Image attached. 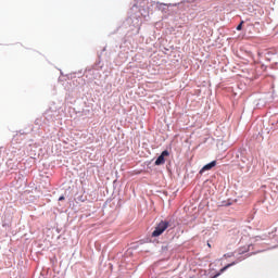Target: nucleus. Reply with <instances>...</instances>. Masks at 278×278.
<instances>
[{
  "label": "nucleus",
  "mask_w": 278,
  "mask_h": 278,
  "mask_svg": "<svg viewBox=\"0 0 278 278\" xmlns=\"http://www.w3.org/2000/svg\"><path fill=\"white\" fill-rule=\"evenodd\" d=\"M243 26H244V21H239V24H237L235 29L237 31H242Z\"/></svg>",
  "instance_id": "obj_9"
},
{
  "label": "nucleus",
  "mask_w": 278,
  "mask_h": 278,
  "mask_svg": "<svg viewBox=\"0 0 278 278\" xmlns=\"http://www.w3.org/2000/svg\"><path fill=\"white\" fill-rule=\"evenodd\" d=\"M215 166H217V161H213V162L202 166L201 169H199V175H203L206 172L213 170V168H215Z\"/></svg>",
  "instance_id": "obj_5"
},
{
  "label": "nucleus",
  "mask_w": 278,
  "mask_h": 278,
  "mask_svg": "<svg viewBox=\"0 0 278 278\" xmlns=\"http://www.w3.org/2000/svg\"><path fill=\"white\" fill-rule=\"evenodd\" d=\"M169 227H170V222H168V220L159 222V224H156V227H154V231H152V238L160 237Z\"/></svg>",
  "instance_id": "obj_2"
},
{
  "label": "nucleus",
  "mask_w": 278,
  "mask_h": 278,
  "mask_svg": "<svg viewBox=\"0 0 278 278\" xmlns=\"http://www.w3.org/2000/svg\"><path fill=\"white\" fill-rule=\"evenodd\" d=\"M168 156H170V152H168V150L161 151V154H159V156H156V160L154 161V166H161L165 164V157Z\"/></svg>",
  "instance_id": "obj_4"
},
{
  "label": "nucleus",
  "mask_w": 278,
  "mask_h": 278,
  "mask_svg": "<svg viewBox=\"0 0 278 278\" xmlns=\"http://www.w3.org/2000/svg\"><path fill=\"white\" fill-rule=\"evenodd\" d=\"M161 251H163V252L168 251V247H166V245L161 247Z\"/></svg>",
  "instance_id": "obj_14"
},
{
  "label": "nucleus",
  "mask_w": 278,
  "mask_h": 278,
  "mask_svg": "<svg viewBox=\"0 0 278 278\" xmlns=\"http://www.w3.org/2000/svg\"><path fill=\"white\" fill-rule=\"evenodd\" d=\"M232 205L231 200H222V202H219V207H228Z\"/></svg>",
  "instance_id": "obj_7"
},
{
  "label": "nucleus",
  "mask_w": 278,
  "mask_h": 278,
  "mask_svg": "<svg viewBox=\"0 0 278 278\" xmlns=\"http://www.w3.org/2000/svg\"><path fill=\"white\" fill-rule=\"evenodd\" d=\"M195 1L197 0H184L179 3H170V7L177 8L179 10V14H184L194 8L193 3Z\"/></svg>",
  "instance_id": "obj_1"
},
{
  "label": "nucleus",
  "mask_w": 278,
  "mask_h": 278,
  "mask_svg": "<svg viewBox=\"0 0 278 278\" xmlns=\"http://www.w3.org/2000/svg\"><path fill=\"white\" fill-rule=\"evenodd\" d=\"M24 135H27V132H25L24 130H17V132L15 134V136H13V138L21 137Z\"/></svg>",
  "instance_id": "obj_10"
},
{
  "label": "nucleus",
  "mask_w": 278,
  "mask_h": 278,
  "mask_svg": "<svg viewBox=\"0 0 278 278\" xmlns=\"http://www.w3.org/2000/svg\"><path fill=\"white\" fill-rule=\"evenodd\" d=\"M156 8L159 9V11L165 12V10L168 9V8H172V5H170V3L169 4L156 3Z\"/></svg>",
  "instance_id": "obj_6"
},
{
  "label": "nucleus",
  "mask_w": 278,
  "mask_h": 278,
  "mask_svg": "<svg viewBox=\"0 0 278 278\" xmlns=\"http://www.w3.org/2000/svg\"><path fill=\"white\" fill-rule=\"evenodd\" d=\"M235 255V253L230 252V253H226L224 254V258H230Z\"/></svg>",
  "instance_id": "obj_11"
},
{
  "label": "nucleus",
  "mask_w": 278,
  "mask_h": 278,
  "mask_svg": "<svg viewBox=\"0 0 278 278\" xmlns=\"http://www.w3.org/2000/svg\"><path fill=\"white\" fill-rule=\"evenodd\" d=\"M131 20L129 18V20H127V24H129V22H130Z\"/></svg>",
  "instance_id": "obj_18"
},
{
  "label": "nucleus",
  "mask_w": 278,
  "mask_h": 278,
  "mask_svg": "<svg viewBox=\"0 0 278 278\" xmlns=\"http://www.w3.org/2000/svg\"><path fill=\"white\" fill-rule=\"evenodd\" d=\"M59 202L65 201V197L61 195L60 198H58Z\"/></svg>",
  "instance_id": "obj_15"
},
{
  "label": "nucleus",
  "mask_w": 278,
  "mask_h": 278,
  "mask_svg": "<svg viewBox=\"0 0 278 278\" xmlns=\"http://www.w3.org/2000/svg\"><path fill=\"white\" fill-rule=\"evenodd\" d=\"M139 34V27L132 28V35H138Z\"/></svg>",
  "instance_id": "obj_12"
},
{
  "label": "nucleus",
  "mask_w": 278,
  "mask_h": 278,
  "mask_svg": "<svg viewBox=\"0 0 278 278\" xmlns=\"http://www.w3.org/2000/svg\"><path fill=\"white\" fill-rule=\"evenodd\" d=\"M223 274H224V273L217 271V273H216L213 277H211V278H218V277H220Z\"/></svg>",
  "instance_id": "obj_13"
},
{
  "label": "nucleus",
  "mask_w": 278,
  "mask_h": 278,
  "mask_svg": "<svg viewBox=\"0 0 278 278\" xmlns=\"http://www.w3.org/2000/svg\"><path fill=\"white\" fill-rule=\"evenodd\" d=\"M270 125H275V122H273V119H270Z\"/></svg>",
  "instance_id": "obj_17"
},
{
  "label": "nucleus",
  "mask_w": 278,
  "mask_h": 278,
  "mask_svg": "<svg viewBox=\"0 0 278 278\" xmlns=\"http://www.w3.org/2000/svg\"><path fill=\"white\" fill-rule=\"evenodd\" d=\"M274 237H278V227L274 230Z\"/></svg>",
  "instance_id": "obj_16"
},
{
  "label": "nucleus",
  "mask_w": 278,
  "mask_h": 278,
  "mask_svg": "<svg viewBox=\"0 0 278 278\" xmlns=\"http://www.w3.org/2000/svg\"><path fill=\"white\" fill-rule=\"evenodd\" d=\"M255 252H251L249 254H247L245 256H237V258L232 262H230L229 264H226V266L222 267V269H219L218 273L224 274L226 273V270H228L230 267L236 266L237 264H240L241 262H243L244 260L255 255Z\"/></svg>",
  "instance_id": "obj_3"
},
{
  "label": "nucleus",
  "mask_w": 278,
  "mask_h": 278,
  "mask_svg": "<svg viewBox=\"0 0 278 278\" xmlns=\"http://www.w3.org/2000/svg\"><path fill=\"white\" fill-rule=\"evenodd\" d=\"M249 248L250 247H245V248H239V250H237V255H244L249 252Z\"/></svg>",
  "instance_id": "obj_8"
}]
</instances>
